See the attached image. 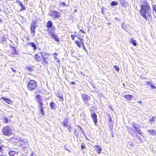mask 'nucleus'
Here are the masks:
<instances>
[{
    "instance_id": "obj_1",
    "label": "nucleus",
    "mask_w": 156,
    "mask_h": 156,
    "mask_svg": "<svg viewBox=\"0 0 156 156\" xmlns=\"http://www.w3.org/2000/svg\"><path fill=\"white\" fill-rule=\"evenodd\" d=\"M140 6V9L139 12L140 15L145 21H148L151 18V8L149 3L146 1H144Z\"/></svg>"
},
{
    "instance_id": "obj_2",
    "label": "nucleus",
    "mask_w": 156,
    "mask_h": 156,
    "mask_svg": "<svg viewBox=\"0 0 156 156\" xmlns=\"http://www.w3.org/2000/svg\"><path fill=\"white\" fill-rule=\"evenodd\" d=\"M56 30L55 27L54 26L52 28L48 30V34L50 35L51 38H53L56 41L59 42V38L57 34L55 33Z\"/></svg>"
},
{
    "instance_id": "obj_3",
    "label": "nucleus",
    "mask_w": 156,
    "mask_h": 156,
    "mask_svg": "<svg viewBox=\"0 0 156 156\" xmlns=\"http://www.w3.org/2000/svg\"><path fill=\"white\" fill-rule=\"evenodd\" d=\"M35 98L38 104V106L40 108L41 112V113L42 115H44L45 114L43 108V103L42 96L40 94H37Z\"/></svg>"
},
{
    "instance_id": "obj_4",
    "label": "nucleus",
    "mask_w": 156,
    "mask_h": 156,
    "mask_svg": "<svg viewBox=\"0 0 156 156\" xmlns=\"http://www.w3.org/2000/svg\"><path fill=\"white\" fill-rule=\"evenodd\" d=\"M37 87V82L34 80H30L27 84V87L29 91H33L36 89Z\"/></svg>"
},
{
    "instance_id": "obj_5",
    "label": "nucleus",
    "mask_w": 156,
    "mask_h": 156,
    "mask_svg": "<svg viewBox=\"0 0 156 156\" xmlns=\"http://www.w3.org/2000/svg\"><path fill=\"white\" fill-rule=\"evenodd\" d=\"M2 132L4 135L6 136H10L12 134V129L9 126L7 125L3 127Z\"/></svg>"
},
{
    "instance_id": "obj_6",
    "label": "nucleus",
    "mask_w": 156,
    "mask_h": 156,
    "mask_svg": "<svg viewBox=\"0 0 156 156\" xmlns=\"http://www.w3.org/2000/svg\"><path fill=\"white\" fill-rule=\"evenodd\" d=\"M49 15L54 19H59L61 17V13L56 10L51 11Z\"/></svg>"
},
{
    "instance_id": "obj_7",
    "label": "nucleus",
    "mask_w": 156,
    "mask_h": 156,
    "mask_svg": "<svg viewBox=\"0 0 156 156\" xmlns=\"http://www.w3.org/2000/svg\"><path fill=\"white\" fill-rule=\"evenodd\" d=\"M81 96L83 101L87 104H88L87 102L90 99L91 97L89 95L85 93L81 94Z\"/></svg>"
},
{
    "instance_id": "obj_8",
    "label": "nucleus",
    "mask_w": 156,
    "mask_h": 156,
    "mask_svg": "<svg viewBox=\"0 0 156 156\" xmlns=\"http://www.w3.org/2000/svg\"><path fill=\"white\" fill-rule=\"evenodd\" d=\"M36 22L35 21L31 23L30 27V30L31 31V33L32 34V36H34L35 34V30L36 28Z\"/></svg>"
},
{
    "instance_id": "obj_9",
    "label": "nucleus",
    "mask_w": 156,
    "mask_h": 156,
    "mask_svg": "<svg viewBox=\"0 0 156 156\" xmlns=\"http://www.w3.org/2000/svg\"><path fill=\"white\" fill-rule=\"evenodd\" d=\"M10 47L13 49L14 51L13 52H12L10 53V55L11 57H14L15 55H17L18 54V51L16 50L15 47L11 46H10Z\"/></svg>"
},
{
    "instance_id": "obj_10",
    "label": "nucleus",
    "mask_w": 156,
    "mask_h": 156,
    "mask_svg": "<svg viewBox=\"0 0 156 156\" xmlns=\"http://www.w3.org/2000/svg\"><path fill=\"white\" fill-rule=\"evenodd\" d=\"M91 116L93 122L94 123V125H96L98 122L97 114L95 112H94L93 113L91 114Z\"/></svg>"
},
{
    "instance_id": "obj_11",
    "label": "nucleus",
    "mask_w": 156,
    "mask_h": 156,
    "mask_svg": "<svg viewBox=\"0 0 156 156\" xmlns=\"http://www.w3.org/2000/svg\"><path fill=\"white\" fill-rule=\"evenodd\" d=\"M45 57H44L42 56V57L44 62L46 64H47L48 63L49 61L50 60V59L49 58V55L48 54H47L45 55Z\"/></svg>"
},
{
    "instance_id": "obj_12",
    "label": "nucleus",
    "mask_w": 156,
    "mask_h": 156,
    "mask_svg": "<svg viewBox=\"0 0 156 156\" xmlns=\"http://www.w3.org/2000/svg\"><path fill=\"white\" fill-rule=\"evenodd\" d=\"M56 96L59 98V100L61 101H63L64 98H63V94H62L60 92H58L56 94Z\"/></svg>"
},
{
    "instance_id": "obj_13",
    "label": "nucleus",
    "mask_w": 156,
    "mask_h": 156,
    "mask_svg": "<svg viewBox=\"0 0 156 156\" xmlns=\"http://www.w3.org/2000/svg\"><path fill=\"white\" fill-rule=\"evenodd\" d=\"M122 6L124 7H126L128 5L127 2L125 0H119Z\"/></svg>"
},
{
    "instance_id": "obj_14",
    "label": "nucleus",
    "mask_w": 156,
    "mask_h": 156,
    "mask_svg": "<svg viewBox=\"0 0 156 156\" xmlns=\"http://www.w3.org/2000/svg\"><path fill=\"white\" fill-rule=\"evenodd\" d=\"M53 23L52 22L51 20L48 21L46 24V27L48 28V30L52 28Z\"/></svg>"
},
{
    "instance_id": "obj_15",
    "label": "nucleus",
    "mask_w": 156,
    "mask_h": 156,
    "mask_svg": "<svg viewBox=\"0 0 156 156\" xmlns=\"http://www.w3.org/2000/svg\"><path fill=\"white\" fill-rule=\"evenodd\" d=\"M35 58L36 60L38 62H41L42 60V57H41L39 54H36L35 55Z\"/></svg>"
},
{
    "instance_id": "obj_16",
    "label": "nucleus",
    "mask_w": 156,
    "mask_h": 156,
    "mask_svg": "<svg viewBox=\"0 0 156 156\" xmlns=\"http://www.w3.org/2000/svg\"><path fill=\"white\" fill-rule=\"evenodd\" d=\"M1 99L8 104H11L12 103V101L10 99L7 98L5 97H2Z\"/></svg>"
},
{
    "instance_id": "obj_17",
    "label": "nucleus",
    "mask_w": 156,
    "mask_h": 156,
    "mask_svg": "<svg viewBox=\"0 0 156 156\" xmlns=\"http://www.w3.org/2000/svg\"><path fill=\"white\" fill-rule=\"evenodd\" d=\"M78 38H79L80 41V43L81 44L83 47V49L85 51H87V50L86 49L84 43L83 41V39L82 38H80L79 37H78Z\"/></svg>"
},
{
    "instance_id": "obj_18",
    "label": "nucleus",
    "mask_w": 156,
    "mask_h": 156,
    "mask_svg": "<svg viewBox=\"0 0 156 156\" xmlns=\"http://www.w3.org/2000/svg\"><path fill=\"white\" fill-rule=\"evenodd\" d=\"M94 147L96 148V150H97L98 154H99L101 153L102 151V149L99 146L96 145L94 146Z\"/></svg>"
},
{
    "instance_id": "obj_19",
    "label": "nucleus",
    "mask_w": 156,
    "mask_h": 156,
    "mask_svg": "<svg viewBox=\"0 0 156 156\" xmlns=\"http://www.w3.org/2000/svg\"><path fill=\"white\" fill-rule=\"evenodd\" d=\"M124 97L127 100L130 101L132 99V98L133 97V96L131 94H126L125 95Z\"/></svg>"
},
{
    "instance_id": "obj_20",
    "label": "nucleus",
    "mask_w": 156,
    "mask_h": 156,
    "mask_svg": "<svg viewBox=\"0 0 156 156\" xmlns=\"http://www.w3.org/2000/svg\"><path fill=\"white\" fill-rule=\"evenodd\" d=\"M18 153L14 151H11L9 152V154L10 156H15V155L18 154Z\"/></svg>"
},
{
    "instance_id": "obj_21",
    "label": "nucleus",
    "mask_w": 156,
    "mask_h": 156,
    "mask_svg": "<svg viewBox=\"0 0 156 156\" xmlns=\"http://www.w3.org/2000/svg\"><path fill=\"white\" fill-rule=\"evenodd\" d=\"M28 45H30L31 47L33 48L34 50H36L37 49V47L36 45L33 42L29 43H27Z\"/></svg>"
},
{
    "instance_id": "obj_22",
    "label": "nucleus",
    "mask_w": 156,
    "mask_h": 156,
    "mask_svg": "<svg viewBox=\"0 0 156 156\" xmlns=\"http://www.w3.org/2000/svg\"><path fill=\"white\" fill-rule=\"evenodd\" d=\"M16 2L17 3H18L21 6V8L20 9V11H21L23 10H26V8L23 5V3L19 1H16Z\"/></svg>"
},
{
    "instance_id": "obj_23",
    "label": "nucleus",
    "mask_w": 156,
    "mask_h": 156,
    "mask_svg": "<svg viewBox=\"0 0 156 156\" xmlns=\"http://www.w3.org/2000/svg\"><path fill=\"white\" fill-rule=\"evenodd\" d=\"M68 123V121L67 119H65L63 121V122L62 123V125L64 127L67 126Z\"/></svg>"
},
{
    "instance_id": "obj_24",
    "label": "nucleus",
    "mask_w": 156,
    "mask_h": 156,
    "mask_svg": "<svg viewBox=\"0 0 156 156\" xmlns=\"http://www.w3.org/2000/svg\"><path fill=\"white\" fill-rule=\"evenodd\" d=\"M149 133L151 135H154L156 134V130L154 129L148 130Z\"/></svg>"
},
{
    "instance_id": "obj_25",
    "label": "nucleus",
    "mask_w": 156,
    "mask_h": 156,
    "mask_svg": "<svg viewBox=\"0 0 156 156\" xmlns=\"http://www.w3.org/2000/svg\"><path fill=\"white\" fill-rule=\"evenodd\" d=\"M50 106L51 107V108L52 109H55L56 106L55 103L52 102H51L50 103Z\"/></svg>"
},
{
    "instance_id": "obj_26",
    "label": "nucleus",
    "mask_w": 156,
    "mask_h": 156,
    "mask_svg": "<svg viewBox=\"0 0 156 156\" xmlns=\"http://www.w3.org/2000/svg\"><path fill=\"white\" fill-rule=\"evenodd\" d=\"M4 122L6 123H8L9 122L11 121V119H9L7 117H4L3 118Z\"/></svg>"
},
{
    "instance_id": "obj_27",
    "label": "nucleus",
    "mask_w": 156,
    "mask_h": 156,
    "mask_svg": "<svg viewBox=\"0 0 156 156\" xmlns=\"http://www.w3.org/2000/svg\"><path fill=\"white\" fill-rule=\"evenodd\" d=\"M133 126L134 128L136 130L137 132L138 133L140 134V135H142V133L140 129H138L137 130V128L135 126L134 124H133Z\"/></svg>"
},
{
    "instance_id": "obj_28",
    "label": "nucleus",
    "mask_w": 156,
    "mask_h": 156,
    "mask_svg": "<svg viewBox=\"0 0 156 156\" xmlns=\"http://www.w3.org/2000/svg\"><path fill=\"white\" fill-rule=\"evenodd\" d=\"M131 40L132 43L134 46H136L137 45V43H136V41L135 40H133V38H131Z\"/></svg>"
},
{
    "instance_id": "obj_29",
    "label": "nucleus",
    "mask_w": 156,
    "mask_h": 156,
    "mask_svg": "<svg viewBox=\"0 0 156 156\" xmlns=\"http://www.w3.org/2000/svg\"><path fill=\"white\" fill-rule=\"evenodd\" d=\"M155 120V117L154 116L152 117L151 119H149V121L151 123L154 122Z\"/></svg>"
},
{
    "instance_id": "obj_30",
    "label": "nucleus",
    "mask_w": 156,
    "mask_h": 156,
    "mask_svg": "<svg viewBox=\"0 0 156 156\" xmlns=\"http://www.w3.org/2000/svg\"><path fill=\"white\" fill-rule=\"evenodd\" d=\"M111 4L112 6H115L118 5V2L115 1H112L111 3Z\"/></svg>"
},
{
    "instance_id": "obj_31",
    "label": "nucleus",
    "mask_w": 156,
    "mask_h": 156,
    "mask_svg": "<svg viewBox=\"0 0 156 156\" xmlns=\"http://www.w3.org/2000/svg\"><path fill=\"white\" fill-rule=\"evenodd\" d=\"M74 133L75 135L77 137L79 136V133L78 130L77 129H75L74 130Z\"/></svg>"
},
{
    "instance_id": "obj_32",
    "label": "nucleus",
    "mask_w": 156,
    "mask_h": 156,
    "mask_svg": "<svg viewBox=\"0 0 156 156\" xmlns=\"http://www.w3.org/2000/svg\"><path fill=\"white\" fill-rule=\"evenodd\" d=\"M67 128L69 130V132L72 131L73 128L70 125H68L67 126Z\"/></svg>"
},
{
    "instance_id": "obj_33",
    "label": "nucleus",
    "mask_w": 156,
    "mask_h": 156,
    "mask_svg": "<svg viewBox=\"0 0 156 156\" xmlns=\"http://www.w3.org/2000/svg\"><path fill=\"white\" fill-rule=\"evenodd\" d=\"M74 42L79 48H80L81 47L79 41H75Z\"/></svg>"
},
{
    "instance_id": "obj_34",
    "label": "nucleus",
    "mask_w": 156,
    "mask_h": 156,
    "mask_svg": "<svg viewBox=\"0 0 156 156\" xmlns=\"http://www.w3.org/2000/svg\"><path fill=\"white\" fill-rule=\"evenodd\" d=\"M107 117L108 118V120L110 122H112V120L111 115L109 114H107Z\"/></svg>"
},
{
    "instance_id": "obj_35",
    "label": "nucleus",
    "mask_w": 156,
    "mask_h": 156,
    "mask_svg": "<svg viewBox=\"0 0 156 156\" xmlns=\"http://www.w3.org/2000/svg\"><path fill=\"white\" fill-rule=\"evenodd\" d=\"M6 38L4 37H2V39L1 41V42L2 43L4 44V43H5L6 42Z\"/></svg>"
},
{
    "instance_id": "obj_36",
    "label": "nucleus",
    "mask_w": 156,
    "mask_h": 156,
    "mask_svg": "<svg viewBox=\"0 0 156 156\" xmlns=\"http://www.w3.org/2000/svg\"><path fill=\"white\" fill-rule=\"evenodd\" d=\"M55 60H56V62L57 63H60V61L59 58H58L57 57H54Z\"/></svg>"
},
{
    "instance_id": "obj_37",
    "label": "nucleus",
    "mask_w": 156,
    "mask_h": 156,
    "mask_svg": "<svg viewBox=\"0 0 156 156\" xmlns=\"http://www.w3.org/2000/svg\"><path fill=\"white\" fill-rule=\"evenodd\" d=\"M85 148V145L84 143H82L81 146V148L82 150H84Z\"/></svg>"
},
{
    "instance_id": "obj_38",
    "label": "nucleus",
    "mask_w": 156,
    "mask_h": 156,
    "mask_svg": "<svg viewBox=\"0 0 156 156\" xmlns=\"http://www.w3.org/2000/svg\"><path fill=\"white\" fill-rule=\"evenodd\" d=\"M59 5H60V6H66V3L65 2H61L59 4Z\"/></svg>"
},
{
    "instance_id": "obj_39",
    "label": "nucleus",
    "mask_w": 156,
    "mask_h": 156,
    "mask_svg": "<svg viewBox=\"0 0 156 156\" xmlns=\"http://www.w3.org/2000/svg\"><path fill=\"white\" fill-rule=\"evenodd\" d=\"M4 146L2 144L0 145V152H2L3 151V147H4Z\"/></svg>"
},
{
    "instance_id": "obj_40",
    "label": "nucleus",
    "mask_w": 156,
    "mask_h": 156,
    "mask_svg": "<svg viewBox=\"0 0 156 156\" xmlns=\"http://www.w3.org/2000/svg\"><path fill=\"white\" fill-rule=\"evenodd\" d=\"M153 10L156 13V5H153Z\"/></svg>"
},
{
    "instance_id": "obj_41",
    "label": "nucleus",
    "mask_w": 156,
    "mask_h": 156,
    "mask_svg": "<svg viewBox=\"0 0 156 156\" xmlns=\"http://www.w3.org/2000/svg\"><path fill=\"white\" fill-rule=\"evenodd\" d=\"M114 68L116 70H119V67L117 66H114Z\"/></svg>"
},
{
    "instance_id": "obj_42",
    "label": "nucleus",
    "mask_w": 156,
    "mask_h": 156,
    "mask_svg": "<svg viewBox=\"0 0 156 156\" xmlns=\"http://www.w3.org/2000/svg\"><path fill=\"white\" fill-rule=\"evenodd\" d=\"M151 87L152 88H153L154 89H156V86L153 84H151Z\"/></svg>"
},
{
    "instance_id": "obj_43",
    "label": "nucleus",
    "mask_w": 156,
    "mask_h": 156,
    "mask_svg": "<svg viewBox=\"0 0 156 156\" xmlns=\"http://www.w3.org/2000/svg\"><path fill=\"white\" fill-rule=\"evenodd\" d=\"M71 36L72 38V40H74L75 39V37H76V36L74 35H71Z\"/></svg>"
},
{
    "instance_id": "obj_44",
    "label": "nucleus",
    "mask_w": 156,
    "mask_h": 156,
    "mask_svg": "<svg viewBox=\"0 0 156 156\" xmlns=\"http://www.w3.org/2000/svg\"><path fill=\"white\" fill-rule=\"evenodd\" d=\"M11 69L12 71L13 72L16 73V69H14L12 67L11 68Z\"/></svg>"
},
{
    "instance_id": "obj_45",
    "label": "nucleus",
    "mask_w": 156,
    "mask_h": 156,
    "mask_svg": "<svg viewBox=\"0 0 156 156\" xmlns=\"http://www.w3.org/2000/svg\"><path fill=\"white\" fill-rule=\"evenodd\" d=\"M79 31H80V32H81V33H83L84 34H86L85 32H84V31L83 30H82V29H80Z\"/></svg>"
},
{
    "instance_id": "obj_46",
    "label": "nucleus",
    "mask_w": 156,
    "mask_h": 156,
    "mask_svg": "<svg viewBox=\"0 0 156 156\" xmlns=\"http://www.w3.org/2000/svg\"><path fill=\"white\" fill-rule=\"evenodd\" d=\"M27 69L29 70H32L33 69L31 67H29L27 68Z\"/></svg>"
},
{
    "instance_id": "obj_47",
    "label": "nucleus",
    "mask_w": 156,
    "mask_h": 156,
    "mask_svg": "<svg viewBox=\"0 0 156 156\" xmlns=\"http://www.w3.org/2000/svg\"><path fill=\"white\" fill-rule=\"evenodd\" d=\"M78 127H79L80 128V130H81V132H82V133H83V129H82V128L80 126H78Z\"/></svg>"
},
{
    "instance_id": "obj_48",
    "label": "nucleus",
    "mask_w": 156,
    "mask_h": 156,
    "mask_svg": "<svg viewBox=\"0 0 156 156\" xmlns=\"http://www.w3.org/2000/svg\"><path fill=\"white\" fill-rule=\"evenodd\" d=\"M151 82L150 81H147L146 83V84L147 85H149L151 84Z\"/></svg>"
},
{
    "instance_id": "obj_49",
    "label": "nucleus",
    "mask_w": 156,
    "mask_h": 156,
    "mask_svg": "<svg viewBox=\"0 0 156 156\" xmlns=\"http://www.w3.org/2000/svg\"><path fill=\"white\" fill-rule=\"evenodd\" d=\"M53 55H54V57H55V56L57 57V56L58 55V54L56 53H55L53 54Z\"/></svg>"
},
{
    "instance_id": "obj_50",
    "label": "nucleus",
    "mask_w": 156,
    "mask_h": 156,
    "mask_svg": "<svg viewBox=\"0 0 156 156\" xmlns=\"http://www.w3.org/2000/svg\"><path fill=\"white\" fill-rule=\"evenodd\" d=\"M75 82L74 81H73V82H71L70 83V85H71V84H75Z\"/></svg>"
},
{
    "instance_id": "obj_51",
    "label": "nucleus",
    "mask_w": 156,
    "mask_h": 156,
    "mask_svg": "<svg viewBox=\"0 0 156 156\" xmlns=\"http://www.w3.org/2000/svg\"><path fill=\"white\" fill-rule=\"evenodd\" d=\"M104 9V8H102V9H101V12L102 13H104V10L103 9Z\"/></svg>"
},
{
    "instance_id": "obj_52",
    "label": "nucleus",
    "mask_w": 156,
    "mask_h": 156,
    "mask_svg": "<svg viewBox=\"0 0 156 156\" xmlns=\"http://www.w3.org/2000/svg\"><path fill=\"white\" fill-rule=\"evenodd\" d=\"M138 102L140 104H141L142 103V101H138Z\"/></svg>"
},
{
    "instance_id": "obj_53",
    "label": "nucleus",
    "mask_w": 156,
    "mask_h": 156,
    "mask_svg": "<svg viewBox=\"0 0 156 156\" xmlns=\"http://www.w3.org/2000/svg\"><path fill=\"white\" fill-rule=\"evenodd\" d=\"M12 116H12V114L11 115H10V116L9 117H10V118H12Z\"/></svg>"
},
{
    "instance_id": "obj_54",
    "label": "nucleus",
    "mask_w": 156,
    "mask_h": 156,
    "mask_svg": "<svg viewBox=\"0 0 156 156\" xmlns=\"http://www.w3.org/2000/svg\"><path fill=\"white\" fill-rule=\"evenodd\" d=\"M0 156H5V155L3 154H1L0 155Z\"/></svg>"
},
{
    "instance_id": "obj_55",
    "label": "nucleus",
    "mask_w": 156,
    "mask_h": 156,
    "mask_svg": "<svg viewBox=\"0 0 156 156\" xmlns=\"http://www.w3.org/2000/svg\"><path fill=\"white\" fill-rule=\"evenodd\" d=\"M2 22L1 19L0 18V23Z\"/></svg>"
},
{
    "instance_id": "obj_56",
    "label": "nucleus",
    "mask_w": 156,
    "mask_h": 156,
    "mask_svg": "<svg viewBox=\"0 0 156 156\" xmlns=\"http://www.w3.org/2000/svg\"><path fill=\"white\" fill-rule=\"evenodd\" d=\"M76 33V31H74V34H75Z\"/></svg>"
},
{
    "instance_id": "obj_57",
    "label": "nucleus",
    "mask_w": 156,
    "mask_h": 156,
    "mask_svg": "<svg viewBox=\"0 0 156 156\" xmlns=\"http://www.w3.org/2000/svg\"><path fill=\"white\" fill-rule=\"evenodd\" d=\"M41 92V91H39V93H40V92Z\"/></svg>"
}]
</instances>
